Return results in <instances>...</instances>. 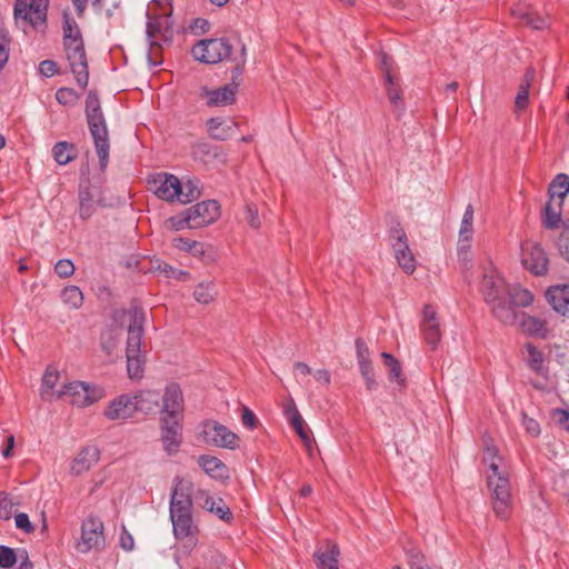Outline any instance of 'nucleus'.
Returning a JSON list of instances; mask_svg holds the SVG:
<instances>
[{
  "label": "nucleus",
  "instance_id": "f257e3e1",
  "mask_svg": "<svg viewBox=\"0 0 569 569\" xmlns=\"http://www.w3.org/2000/svg\"><path fill=\"white\" fill-rule=\"evenodd\" d=\"M482 461L488 467L486 477L492 509L498 518L506 520L512 513L509 471L496 446L487 440L485 441Z\"/></svg>",
  "mask_w": 569,
  "mask_h": 569
},
{
  "label": "nucleus",
  "instance_id": "f03ea898",
  "mask_svg": "<svg viewBox=\"0 0 569 569\" xmlns=\"http://www.w3.org/2000/svg\"><path fill=\"white\" fill-rule=\"evenodd\" d=\"M191 485L180 478L174 479L170 498V520L174 537L184 542L186 547L197 545L198 527L192 517Z\"/></svg>",
  "mask_w": 569,
  "mask_h": 569
},
{
  "label": "nucleus",
  "instance_id": "7ed1b4c3",
  "mask_svg": "<svg viewBox=\"0 0 569 569\" xmlns=\"http://www.w3.org/2000/svg\"><path fill=\"white\" fill-rule=\"evenodd\" d=\"M171 2H149L146 11L147 16V38L149 41V60L157 66L158 50L161 43H169L173 34Z\"/></svg>",
  "mask_w": 569,
  "mask_h": 569
},
{
  "label": "nucleus",
  "instance_id": "20e7f679",
  "mask_svg": "<svg viewBox=\"0 0 569 569\" xmlns=\"http://www.w3.org/2000/svg\"><path fill=\"white\" fill-rule=\"evenodd\" d=\"M480 292L499 321L506 325L516 323L518 313L508 302V284L495 268L490 267L483 271Z\"/></svg>",
  "mask_w": 569,
  "mask_h": 569
},
{
  "label": "nucleus",
  "instance_id": "39448f33",
  "mask_svg": "<svg viewBox=\"0 0 569 569\" xmlns=\"http://www.w3.org/2000/svg\"><path fill=\"white\" fill-rule=\"evenodd\" d=\"M220 216V206L216 200L198 202L178 216L167 220L169 228L179 231L182 229H198L214 222Z\"/></svg>",
  "mask_w": 569,
  "mask_h": 569
},
{
  "label": "nucleus",
  "instance_id": "423d86ee",
  "mask_svg": "<svg viewBox=\"0 0 569 569\" xmlns=\"http://www.w3.org/2000/svg\"><path fill=\"white\" fill-rule=\"evenodd\" d=\"M86 114L100 168L104 170L108 164L110 144L106 120L101 112L99 99L96 96L89 94L87 98Z\"/></svg>",
  "mask_w": 569,
  "mask_h": 569
},
{
  "label": "nucleus",
  "instance_id": "0eeeda50",
  "mask_svg": "<svg viewBox=\"0 0 569 569\" xmlns=\"http://www.w3.org/2000/svg\"><path fill=\"white\" fill-rule=\"evenodd\" d=\"M48 2H14L16 24L24 32L28 29L43 31L47 27Z\"/></svg>",
  "mask_w": 569,
  "mask_h": 569
},
{
  "label": "nucleus",
  "instance_id": "6e6552de",
  "mask_svg": "<svg viewBox=\"0 0 569 569\" xmlns=\"http://www.w3.org/2000/svg\"><path fill=\"white\" fill-rule=\"evenodd\" d=\"M232 46L226 38L199 40L191 50L192 57L203 63H218L231 59Z\"/></svg>",
  "mask_w": 569,
  "mask_h": 569
},
{
  "label": "nucleus",
  "instance_id": "1a4fd4ad",
  "mask_svg": "<svg viewBox=\"0 0 569 569\" xmlns=\"http://www.w3.org/2000/svg\"><path fill=\"white\" fill-rule=\"evenodd\" d=\"M200 437L208 446L231 450L236 449L239 442V437L234 432L214 420H207L201 425Z\"/></svg>",
  "mask_w": 569,
  "mask_h": 569
},
{
  "label": "nucleus",
  "instance_id": "9d476101",
  "mask_svg": "<svg viewBox=\"0 0 569 569\" xmlns=\"http://www.w3.org/2000/svg\"><path fill=\"white\" fill-rule=\"evenodd\" d=\"M67 60L79 87L88 86L89 72L83 39L63 42Z\"/></svg>",
  "mask_w": 569,
  "mask_h": 569
},
{
  "label": "nucleus",
  "instance_id": "9b49d317",
  "mask_svg": "<svg viewBox=\"0 0 569 569\" xmlns=\"http://www.w3.org/2000/svg\"><path fill=\"white\" fill-rule=\"evenodd\" d=\"M521 263L535 276H546L549 270V257L540 243L526 240L521 243Z\"/></svg>",
  "mask_w": 569,
  "mask_h": 569
},
{
  "label": "nucleus",
  "instance_id": "f8f14e48",
  "mask_svg": "<svg viewBox=\"0 0 569 569\" xmlns=\"http://www.w3.org/2000/svg\"><path fill=\"white\" fill-rule=\"evenodd\" d=\"M61 398L69 399L78 407H88L103 397V390L97 386H89L81 381H73L60 389Z\"/></svg>",
  "mask_w": 569,
  "mask_h": 569
},
{
  "label": "nucleus",
  "instance_id": "ddd939ff",
  "mask_svg": "<svg viewBox=\"0 0 569 569\" xmlns=\"http://www.w3.org/2000/svg\"><path fill=\"white\" fill-rule=\"evenodd\" d=\"M104 546L103 523L97 517H88L82 521L80 540L76 549L81 553L100 550Z\"/></svg>",
  "mask_w": 569,
  "mask_h": 569
},
{
  "label": "nucleus",
  "instance_id": "4468645a",
  "mask_svg": "<svg viewBox=\"0 0 569 569\" xmlns=\"http://www.w3.org/2000/svg\"><path fill=\"white\" fill-rule=\"evenodd\" d=\"M149 189L161 200L179 201L182 193V182L171 173L159 172L148 179Z\"/></svg>",
  "mask_w": 569,
  "mask_h": 569
},
{
  "label": "nucleus",
  "instance_id": "2eb2a0df",
  "mask_svg": "<svg viewBox=\"0 0 569 569\" xmlns=\"http://www.w3.org/2000/svg\"><path fill=\"white\" fill-rule=\"evenodd\" d=\"M160 441L168 456L178 453L183 441L182 425L179 418H160Z\"/></svg>",
  "mask_w": 569,
  "mask_h": 569
},
{
  "label": "nucleus",
  "instance_id": "dca6fc26",
  "mask_svg": "<svg viewBox=\"0 0 569 569\" xmlns=\"http://www.w3.org/2000/svg\"><path fill=\"white\" fill-rule=\"evenodd\" d=\"M391 247L399 267L408 274L416 270V259L409 248L408 238L403 229L393 228L390 231Z\"/></svg>",
  "mask_w": 569,
  "mask_h": 569
},
{
  "label": "nucleus",
  "instance_id": "f3484780",
  "mask_svg": "<svg viewBox=\"0 0 569 569\" xmlns=\"http://www.w3.org/2000/svg\"><path fill=\"white\" fill-rule=\"evenodd\" d=\"M129 317L126 355H142L141 343L146 313L141 308L133 307L127 312Z\"/></svg>",
  "mask_w": 569,
  "mask_h": 569
},
{
  "label": "nucleus",
  "instance_id": "a211bd4d",
  "mask_svg": "<svg viewBox=\"0 0 569 569\" xmlns=\"http://www.w3.org/2000/svg\"><path fill=\"white\" fill-rule=\"evenodd\" d=\"M380 68L383 72L385 88L390 103L395 108L402 106L401 90L395 74L392 73V61L387 53L379 54Z\"/></svg>",
  "mask_w": 569,
  "mask_h": 569
},
{
  "label": "nucleus",
  "instance_id": "6ab92c4d",
  "mask_svg": "<svg viewBox=\"0 0 569 569\" xmlns=\"http://www.w3.org/2000/svg\"><path fill=\"white\" fill-rule=\"evenodd\" d=\"M420 330L426 342L435 350L440 342L441 330L436 309L430 305L425 306L422 310Z\"/></svg>",
  "mask_w": 569,
  "mask_h": 569
},
{
  "label": "nucleus",
  "instance_id": "aec40b11",
  "mask_svg": "<svg viewBox=\"0 0 569 569\" xmlns=\"http://www.w3.org/2000/svg\"><path fill=\"white\" fill-rule=\"evenodd\" d=\"M183 396L179 385L170 383L166 387L162 397V413L163 417L178 418L183 411Z\"/></svg>",
  "mask_w": 569,
  "mask_h": 569
},
{
  "label": "nucleus",
  "instance_id": "412c9836",
  "mask_svg": "<svg viewBox=\"0 0 569 569\" xmlns=\"http://www.w3.org/2000/svg\"><path fill=\"white\" fill-rule=\"evenodd\" d=\"M236 93L237 84L230 83L214 90L202 87L200 94L209 107H226L234 102Z\"/></svg>",
  "mask_w": 569,
  "mask_h": 569
},
{
  "label": "nucleus",
  "instance_id": "4be33fe9",
  "mask_svg": "<svg viewBox=\"0 0 569 569\" xmlns=\"http://www.w3.org/2000/svg\"><path fill=\"white\" fill-rule=\"evenodd\" d=\"M137 407L133 405V399L130 395H121L114 400L110 401L104 410V416L109 420H127L133 416Z\"/></svg>",
  "mask_w": 569,
  "mask_h": 569
},
{
  "label": "nucleus",
  "instance_id": "5701e85b",
  "mask_svg": "<svg viewBox=\"0 0 569 569\" xmlns=\"http://www.w3.org/2000/svg\"><path fill=\"white\" fill-rule=\"evenodd\" d=\"M546 297L553 310L562 316H569V286L556 284L550 287Z\"/></svg>",
  "mask_w": 569,
  "mask_h": 569
},
{
  "label": "nucleus",
  "instance_id": "b1692460",
  "mask_svg": "<svg viewBox=\"0 0 569 569\" xmlns=\"http://www.w3.org/2000/svg\"><path fill=\"white\" fill-rule=\"evenodd\" d=\"M100 451L97 447H84L72 460L70 470L73 475L80 476L93 467L99 460Z\"/></svg>",
  "mask_w": 569,
  "mask_h": 569
},
{
  "label": "nucleus",
  "instance_id": "393cba45",
  "mask_svg": "<svg viewBox=\"0 0 569 569\" xmlns=\"http://www.w3.org/2000/svg\"><path fill=\"white\" fill-rule=\"evenodd\" d=\"M59 371L49 366L42 377V383L40 388V396L46 401H53L61 399L60 389H56L59 381Z\"/></svg>",
  "mask_w": 569,
  "mask_h": 569
},
{
  "label": "nucleus",
  "instance_id": "a878e982",
  "mask_svg": "<svg viewBox=\"0 0 569 569\" xmlns=\"http://www.w3.org/2000/svg\"><path fill=\"white\" fill-rule=\"evenodd\" d=\"M198 465L203 471L213 479L229 478V470L227 466L217 457L202 455L198 458Z\"/></svg>",
  "mask_w": 569,
  "mask_h": 569
},
{
  "label": "nucleus",
  "instance_id": "bb28decb",
  "mask_svg": "<svg viewBox=\"0 0 569 569\" xmlns=\"http://www.w3.org/2000/svg\"><path fill=\"white\" fill-rule=\"evenodd\" d=\"M511 14L519 19L522 24L536 30H541L548 26L545 17L530 11L527 7H522L521 2H518L515 8H511Z\"/></svg>",
  "mask_w": 569,
  "mask_h": 569
},
{
  "label": "nucleus",
  "instance_id": "cd10ccee",
  "mask_svg": "<svg viewBox=\"0 0 569 569\" xmlns=\"http://www.w3.org/2000/svg\"><path fill=\"white\" fill-rule=\"evenodd\" d=\"M340 551L337 545L328 542L326 549H318L315 558L318 569H339L338 558Z\"/></svg>",
  "mask_w": 569,
  "mask_h": 569
},
{
  "label": "nucleus",
  "instance_id": "c85d7f7f",
  "mask_svg": "<svg viewBox=\"0 0 569 569\" xmlns=\"http://www.w3.org/2000/svg\"><path fill=\"white\" fill-rule=\"evenodd\" d=\"M131 397L137 411L150 413L159 407L160 395L154 390H140Z\"/></svg>",
  "mask_w": 569,
  "mask_h": 569
},
{
  "label": "nucleus",
  "instance_id": "c756f323",
  "mask_svg": "<svg viewBox=\"0 0 569 569\" xmlns=\"http://www.w3.org/2000/svg\"><path fill=\"white\" fill-rule=\"evenodd\" d=\"M523 360L528 368L537 375H545V353L532 343H526L523 348Z\"/></svg>",
  "mask_w": 569,
  "mask_h": 569
},
{
  "label": "nucleus",
  "instance_id": "7c9ffc66",
  "mask_svg": "<svg viewBox=\"0 0 569 569\" xmlns=\"http://www.w3.org/2000/svg\"><path fill=\"white\" fill-rule=\"evenodd\" d=\"M562 204L563 202H561V200H548L541 214L545 228L557 229L559 227L561 222Z\"/></svg>",
  "mask_w": 569,
  "mask_h": 569
},
{
  "label": "nucleus",
  "instance_id": "2f4dec72",
  "mask_svg": "<svg viewBox=\"0 0 569 569\" xmlns=\"http://www.w3.org/2000/svg\"><path fill=\"white\" fill-rule=\"evenodd\" d=\"M201 507L211 513H214L219 519L223 521H230L232 519V512L230 508L221 498H214L206 495Z\"/></svg>",
  "mask_w": 569,
  "mask_h": 569
},
{
  "label": "nucleus",
  "instance_id": "473e14b6",
  "mask_svg": "<svg viewBox=\"0 0 569 569\" xmlns=\"http://www.w3.org/2000/svg\"><path fill=\"white\" fill-rule=\"evenodd\" d=\"M510 307L516 310V307H528L533 302V295L520 286H508L507 293Z\"/></svg>",
  "mask_w": 569,
  "mask_h": 569
},
{
  "label": "nucleus",
  "instance_id": "72a5a7b5",
  "mask_svg": "<svg viewBox=\"0 0 569 569\" xmlns=\"http://www.w3.org/2000/svg\"><path fill=\"white\" fill-rule=\"evenodd\" d=\"M569 193V176L566 173H558L548 188L549 199L561 200L563 202L566 196Z\"/></svg>",
  "mask_w": 569,
  "mask_h": 569
},
{
  "label": "nucleus",
  "instance_id": "f704fd0d",
  "mask_svg": "<svg viewBox=\"0 0 569 569\" xmlns=\"http://www.w3.org/2000/svg\"><path fill=\"white\" fill-rule=\"evenodd\" d=\"M535 78V71L532 69H528L525 73L522 82L519 86L515 104L518 110H522L527 107L529 102V89Z\"/></svg>",
  "mask_w": 569,
  "mask_h": 569
},
{
  "label": "nucleus",
  "instance_id": "c9c22d12",
  "mask_svg": "<svg viewBox=\"0 0 569 569\" xmlns=\"http://www.w3.org/2000/svg\"><path fill=\"white\" fill-rule=\"evenodd\" d=\"M94 199L89 187H80L79 190V214L81 219H89L94 212Z\"/></svg>",
  "mask_w": 569,
  "mask_h": 569
},
{
  "label": "nucleus",
  "instance_id": "e433bc0d",
  "mask_svg": "<svg viewBox=\"0 0 569 569\" xmlns=\"http://www.w3.org/2000/svg\"><path fill=\"white\" fill-rule=\"evenodd\" d=\"M208 131L210 136L217 140L228 139L233 130V126H224V121L221 118H211L207 122Z\"/></svg>",
  "mask_w": 569,
  "mask_h": 569
},
{
  "label": "nucleus",
  "instance_id": "4c0bfd02",
  "mask_svg": "<svg viewBox=\"0 0 569 569\" xmlns=\"http://www.w3.org/2000/svg\"><path fill=\"white\" fill-rule=\"evenodd\" d=\"M62 32L63 42L82 39L81 30L78 23L76 22L74 18L67 11L63 12Z\"/></svg>",
  "mask_w": 569,
  "mask_h": 569
},
{
  "label": "nucleus",
  "instance_id": "58836bf2",
  "mask_svg": "<svg viewBox=\"0 0 569 569\" xmlns=\"http://www.w3.org/2000/svg\"><path fill=\"white\" fill-rule=\"evenodd\" d=\"M52 154L59 164H67L76 158V149L73 144L61 141L53 146Z\"/></svg>",
  "mask_w": 569,
  "mask_h": 569
},
{
  "label": "nucleus",
  "instance_id": "ea45409f",
  "mask_svg": "<svg viewBox=\"0 0 569 569\" xmlns=\"http://www.w3.org/2000/svg\"><path fill=\"white\" fill-rule=\"evenodd\" d=\"M61 299L70 309H79L83 303V293L77 286H67L61 291Z\"/></svg>",
  "mask_w": 569,
  "mask_h": 569
},
{
  "label": "nucleus",
  "instance_id": "a19ab883",
  "mask_svg": "<svg viewBox=\"0 0 569 569\" xmlns=\"http://www.w3.org/2000/svg\"><path fill=\"white\" fill-rule=\"evenodd\" d=\"M217 295L216 286L212 281L199 283L193 291L197 302L202 305L210 303Z\"/></svg>",
  "mask_w": 569,
  "mask_h": 569
},
{
  "label": "nucleus",
  "instance_id": "79ce46f5",
  "mask_svg": "<svg viewBox=\"0 0 569 569\" xmlns=\"http://www.w3.org/2000/svg\"><path fill=\"white\" fill-rule=\"evenodd\" d=\"M520 326L525 331L535 336L543 337L547 331L545 321L525 313L521 315Z\"/></svg>",
  "mask_w": 569,
  "mask_h": 569
},
{
  "label": "nucleus",
  "instance_id": "37998d69",
  "mask_svg": "<svg viewBox=\"0 0 569 569\" xmlns=\"http://www.w3.org/2000/svg\"><path fill=\"white\" fill-rule=\"evenodd\" d=\"M127 370L131 379H140L143 375L144 357L143 355H126Z\"/></svg>",
  "mask_w": 569,
  "mask_h": 569
},
{
  "label": "nucleus",
  "instance_id": "c03bdc74",
  "mask_svg": "<svg viewBox=\"0 0 569 569\" xmlns=\"http://www.w3.org/2000/svg\"><path fill=\"white\" fill-rule=\"evenodd\" d=\"M473 207L471 204H468L459 228V237L460 238H473Z\"/></svg>",
  "mask_w": 569,
  "mask_h": 569
},
{
  "label": "nucleus",
  "instance_id": "a18cd8bd",
  "mask_svg": "<svg viewBox=\"0 0 569 569\" xmlns=\"http://www.w3.org/2000/svg\"><path fill=\"white\" fill-rule=\"evenodd\" d=\"M381 358L383 360L385 366L389 369V378L390 380H395L397 382H402L401 375V366L399 361L390 353L382 352Z\"/></svg>",
  "mask_w": 569,
  "mask_h": 569
},
{
  "label": "nucleus",
  "instance_id": "49530a36",
  "mask_svg": "<svg viewBox=\"0 0 569 569\" xmlns=\"http://www.w3.org/2000/svg\"><path fill=\"white\" fill-rule=\"evenodd\" d=\"M473 238H460L458 237V258L461 263H463L465 268H468L472 261L471 254V246Z\"/></svg>",
  "mask_w": 569,
  "mask_h": 569
},
{
  "label": "nucleus",
  "instance_id": "de8ad7c7",
  "mask_svg": "<svg viewBox=\"0 0 569 569\" xmlns=\"http://www.w3.org/2000/svg\"><path fill=\"white\" fill-rule=\"evenodd\" d=\"M236 63V67L232 70V83L239 86V81L241 80L244 64H246V46L243 43H240V54L238 57H234L230 59Z\"/></svg>",
  "mask_w": 569,
  "mask_h": 569
},
{
  "label": "nucleus",
  "instance_id": "09e8293b",
  "mask_svg": "<svg viewBox=\"0 0 569 569\" xmlns=\"http://www.w3.org/2000/svg\"><path fill=\"white\" fill-rule=\"evenodd\" d=\"M293 375L298 383L308 387L310 382L309 376H312L313 371L306 362L297 361L293 365Z\"/></svg>",
  "mask_w": 569,
  "mask_h": 569
},
{
  "label": "nucleus",
  "instance_id": "8fccbe9b",
  "mask_svg": "<svg viewBox=\"0 0 569 569\" xmlns=\"http://www.w3.org/2000/svg\"><path fill=\"white\" fill-rule=\"evenodd\" d=\"M200 196V191L197 187V184L188 180L186 183H182V193L179 197V202L181 203H188L193 201Z\"/></svg>",
  "mask_w": 569,
  "mask_h": 569
},
{
  "label": "nucleus",
  "instance_id": "3c124183",
  "mask_svg": "<svg viewBox=\"0 0 569 569\" xmlns=\"http://www.w3.org/2000/svg\"><path fill=\"white\" fill-rule=\"evenodd\" d=\"M408 565L410 569H432L425 559V556L416 549H411L407 552Z\"/></svg>",
  "mask_w": 569,
  "mask_h": 569
},
{
  "label": "nucleus",
  "instance_id": "603ef678",
  "mask_svg": "<svg viewBox=\"0 0 569 569\" xmlns=\"http://www.w3.org/2000/svg\"><path fill=\"white\" fill-rule=\"evenodd\" d=\"M17 562V553L14 550L7 546L0 545V568L9 569Z\"/></svg>",
  "mask_w": 569,
  "mask_h": 569
},
{
  "label": "nucleus",
  "instance_id": "864d4df0",
  "mask_svg": "<svg viewBox=\"0 0 569 569\" xmlns=\"http://www.w3.org/2000/svg\"><path fill=\"white\" fill-rule=\"evenodd\" d=\"M74 264L70 259H60L54 266V272L60 278H69L74 273Z\"/></svg>",
  "mask_w": 569,
  "mask_h": 569
},
{
  "label": "nucleus",
  "instance_id": "5fc2aeb1",
  "mask_svg": "<svg viewBox=\"0 0 569 569\" xmlns=\"http://www.w3.org/2000/svg\"><path fill=\"white\" fill-rule=\"evenodd\" d=\"M166 279H176L178 281H189L191 279V276L188 271L180 270L177 268H173L172 266L168 264L163 266V274Z\"/></svg>",
  "mask_w": 569,
  "mask_h": 569
},
{
  "label": "nucleus",
  "instance_id": "6e6d98bb",
  "mask_svg": "<svg viewBox=\"0 0 569 569\" xmlns=\"http://www.w3.org/2000/svg\"><path fill=\"white\" fill-rule=\"evenodd\" d=\"M356 351L359 366L371 363L369 348L360 338L356 340Z\"/></svg>",
  "mask_w": 569,
  "mask_h": 569
},
{
  "label": "nucleus",
  "instance_id": "4d7b16f0",
  "mask_svg": "<svg viewBox=\"0 0 569 569\" xmlns=\"http://www.w3.org/2000/svg\"><path fill=\"white\" fill-rule=\"evenodd\" d=\"M188 29L190 33L194 36H200L210 30V23L208 20L203 18H196L190 22Z\"/></svg>",
  "mask_w": 569,
  "mask_h": 569
},
{
  "label": "nucleus",
  "instance_id": "13d9d810",
  "mask_svg": "<svg viewBox=\"0 0 569 569\" xmlns=\"http://www.w3.org/2000/svg\"><path fill=\"white\" fill-rule=\"evenodd\" d=\"M56 99L60 104H72L77 100V93L70 88H60L56 93Z\"/></svg>",
  "mask_w": 569,
  "mask_h": 569
},
{
  "label": "nucleus",
  "instance_id": "bf43d9fd",
  "mask_svg": "<svg viewBox=\"0 0 569 569\" xmlns=\"http://www.w3.org/2000/svg\"><path fill=\"white\" fill-rule=\"evenodd\" d=\"M244 219H246L247 223L253 229H258L261 224L259 214H258V209L254 204L246 206Z\"/></svg>",
  "mask_w": 569,
  "mask_h": 569
},
{
  "label": "nucleus",
  "instance_id": "052dcab7",
  "mask_svg": "<svg viewBox=\"0 0 569 569\" xmlns=\"http://www.w3.org/2000/svg\"><path fill=\"white\" fill-rule=\"evenodd\" d=\"M359 369H360L361 376L365 379L367 388L369 390L375 389L377 386V382L375 379L372 363L359 366Z\"/></svg>",
  "mask_w": 569,
  "mask_h": 569
},
{
  "label": "nucleus",
  "instance_id": "680f3d73",
  "mask_svg": "<svg viewBox=\"0 0 569 569\" xmlns=\"http://www.w3.org/2000/svg\"><path fill=\"white\" fill-rule=\"evenodd\" d=\"M16 527L26 533L34 531V526L31 523L29 516L24 512H20L14 517Z\"/></svg>",
  "mask_w": 569,
  "mask_h": 569
},
{
  "label": "nucleus",
  "instance_id": "e2e57ef3",
  "mask_svg": "<svg viewBox=\"0 0 569 569\" xmlns=\"http://www.w3.org/2000/svg\"><path fill=\"white\" fill-rule=\"evenodd\" d=\"M12 515V503L8 496L0 492V519L8 520Z\"/></svg>",
  "mask_w": 569,
  "mask_h": 569
},
{
  "label": "nucleus",
  "instance_id": "0e129e2a",
  "mask_svg": "<svg viewBox=\"0 0 569 569\" xmlns=\"http://www.w3.org/2000/svg\"><path fill=\"white\" fill-rule=\"evenodd\" d=\"M9 59V39L7 34L0 30V68H2Z\"/></svg>",
  "mask_w": 569,
  "mask_h": 569
},
{
  "label": "nucleus",
  "instance_id": "69168bd1",
  "mask_svg": "<svg viewBox=\"0 0 569 569\" xmlns=\"http://www.w3.org/2000/svg\"><path fill=\"white\" fill-rule=\"evenodd\" d=\"M241 421L249 429L257 428L259 422L257 416L248 407L242 408Z\"/></svg>",
  "mask_w": 569,
  "mask_h": 569
},
{
  "label": "nucleus",
  "instance_id": "338daca9",
  "mask_svg": "<svg viewBox=\"0 0 569 569\" xmlns=\"http://www.w3.org/2000/svg\"><path fill=\"white\" fill-rule=\"evenodd\" d=\"M522 425L529 435L537 437L540 433V426L535 419L523 415Z\"/></svg>",
  "mask_w": 569,
  "mask_h": 569
},
{
  "label": "nucleus",
  "instance_id": "774afa93",
  "mask_svg": "<svg viewBox=\"0 0 569 569\" xmlns=\"http://www.w3.org/2000/svg\"><path fill=\"white\" fill-rule=\"evenodd\" d=\"M558 247L560 254L569 262V232L561 234Z\"/></svg>",
  "mask_w": 569,
  "mask_h": 569
}]
</instances>
